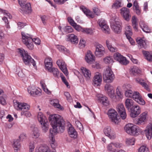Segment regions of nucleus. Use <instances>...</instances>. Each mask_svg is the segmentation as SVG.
Wrapping results in <instances>:
<instances>
[{
  "instance_id": "nucleus-1",
  "label": "nucleus",
  "mask_w": 152,
  "mask_h": 152,
  "mask_svg": "<svg viewBox=\"0 0 152 152\" xmlns=\"http://www.w3.org/2000/svg\"><path fill=\"white\" fill-rule=\"evenodd\" d=\"M48 119L53 128V130L50 129L52 137L57 133L63 132L65 128V123L62 117L58 114H52L49 116Z\"/></svg>"
},
{
  "instance_id": "nucleus-2",
  "label": "nucleus",
  "mask_w": 152,
  "mask_h": 152,
  "mask_svg": "<svg viewBox=\"0 0 152 152\" xmlns=\"http://www.w3.org/2000/svg\"><path fill=\"white\" fill-rule=\"evenodd\" d=\"M19 53L23 58V60L24 63L29 66L32 65L36 69L37 66L34 60L24 50L19 49Z\"/></svg>"
},
{
  "instance_id": "nucleus-3",
  "label": "nucleus",
  "mask_w": 152,
  "mask_h": 152,
  "mask_svg": "<svg viewBox=\"0 0 152 152\" xmlns=\"http://www.w3.org/2000/svg\"><path fill=\"white\" fill-rule=\"evenodd\" d=\"M124 129L127 133L132 135H137L142 132L141 129L137 126L130 123L125 126Z\"/></svg>"
},
{
  "instance_id": "nucleus-4",
  "label": "nucleus",
  "mask_w": 152,
  "mask_h": 152,
  "mask_svg": "<svg viewBox=\"0 0 152 152\" xmlns=\"http://www.w3.org/2000/svg\"><path fill=\"white\" fill-rule=\"evenodd\" d=\"M21 35L23 42L28 49L30 50L33 49L34 45L32 43L33 40L31 36L23 32H21Z\"/></svg>"
},
{
  "instance_id": "nucleus-5",
  "label": "nucleus",
  "mask_w": 152,
  "mask_h": 152,
  "mask_svg": "<svg viewBox=\"0 0 152 152\" xmlns=\"http://www.w3.org/2000/svg\"><path fill=\"white\" fill-rule=\"evenodd\" d=\"M103 78L104 82L106 83H110L113 81L115 79V75L110 68H107L104 72Z\"/></svg>"
},
{
  "instance_id": "nucleus-6",
  "label": "nucleus",
  "mask_w": 152,
  "mask_h": 152,
  "mask_svg": "<svg viewBox=\"0 0 152 152\" xmlns=\"http://www.w3.org/2000/svg\"><path fill=\"white\" fill-rule=\"evenodd\" d=\"M122 145L121 143L116 142H111L108 144L107 147V151L113 152H125L122 149L118 150L115 149L114 148H121Z\"/></svg>"
},
{
  "instance_id": "nucleus-7",
  "label": "nucleus",
  "mask_w": 152,
  "mask_h": 152,
  "mask_svg": "<svg viewBox=\"0 0 152 152\" xmlns=\"http://www.w3.org/2000/svg\"><path fill=\"white\" fill-rule=\"evenodd\" d=\"M113 57L115 60L119 62L121 64L126 65L129 63V61L126 59L125 57H124L118 53H114Z\"/></svg>"
},
{
  "instance_id": "nucleus-8",
  "label": "nucleus",
  "mask_w": 152,
  "mask_h": 152,
  "mask_svg": "<svg viewBox=\"0 0 152 152\" xmlns=\"http://www.w3.org/2000/svg\"><path fill=\"white\" fill-rule=\"evenodd\" d=\"M107 114L109 118L115 124L118 123V114L117 112L115 110L110 109L108 111Z\"/></svg>"
},
{
  "instance_id": "nucleus-9",
  "label": "nucleus",
  "mask_w": 152,
  "mask_h": 152,
  "mask_svg": "<svg viewBox=\"0 0 152 152\" xmlns=\"http://www.w3.org/2000/svg\"><path fill=\"white\" fill-rule=\"evenodd\" d=\"M95 54L96 56L100 57L103 56L105 53V50L104 47L101 44H98L95 46Z\"/></svg>"
},
{
  "instance_id": "nucleus-10",
  "label": "nucleus",
  "mask_w": 152,
  "mask_h": 152,
  "mask_svg": "<svg viewBox=\"0 0 152 152\" xmlns=\"http://www.w3.org/2000/svg\"><path fill=\"white\" fill-rule=\"evenodd\" d=\"M105 90L111 99H115V93L114 87L111 85L107 84L105 86Z\"/></svg>"
},
{
  "instance_id": "nucleus-11",
  "label": "nucleus",
  "mask_w": 152,
  "mask_h": 152,
  "mask_svg": "<svg viewBox=\"0 0 152 152\" xmlns=\"http://www.w3.org/2000/svg\"><path fill=\"white\" fill-rule=\"evenodd\" d=\"M131 117L134 118L137 116L141 112L140 108V107L137 105H134L130 109Z\"/></svg>"
},
{
  "instance_id": "nucleus-12",
  "label": "nucleus",
  "mask_w": 152,
  "mask_h": 152,
  "mask_svg": "<svg viewBox=\"0 0 152 152\" xmlns=\"http://www.w3.org/2000/svg\"><path fill=\"white\" fill-rule=\"evenodd\" d=\"M120 13L124 19L129 21L131 18L129 10L126 7H123L120 10Z\"/></svg>"
},
{
  "instance_id": "nucleus-13",
  "label": "nucleus",
  "mask_w": 152,
  "mask_h": 152,
  "mask_svg": "<svg viewBox=\"0 0 152 152\" xmlns=\"http://www.w3.org/2000/svg\"><path fill=\"white\" fill-rule=\"evenodd\" d=\"M98 23L102 31L106 33H109V28L106 24L105 20L101 19L99 20Z\"/></svg>"
},
{
  "instance_id": "nucleus-14",
  "label": "nucleus",
  "mask_w": 152,
  "mask_h": 152,
  "mask_svg": "<svg viewBox=\"0 0 152 152\" xmlns=\"http://www.w3.org/2000/svg\"><path fill=\"white\" fill-rule=\"evenodd\" d=\"M117 110L121 118L123 120L126 117L125 109L124 105L121 104H118L117 107Z\"/></svg>"
},
{
  "instance_id": "nucleus-15",
  "label": "nucleus",
  "mask_w": 152,
  "mask_h": 152,
  "mask_svg": "<svg viewBox=\"0 0 152 152\" xmlns=\"http://www.w3.org/2000/svg\"><path fill=\"white\" fill-rule=\"evenodd\" d=\"M120 23L119 21L115 20L114 22L111 24V28L115 33H119L121 31Z\"/></svg>"
},
{
  "instance_id": "nucleus-16",
  "label": "nucleus",
  "mask_w": 152,
  "mask_h": 152,
  "mask_svg": "<svg viewBox=\"0 0 152 152\" xmlns=\"http://www.w3.org/2000/svg\"><path fill=\"white\" fill-rule=\"evenodd\" d=\"M132 97L135 101L141 105H144L145 104V101L142 98L141 96L138 92H134Z\"/></svg>"
},
{
  "instance_id": "nucleus-17",
  "label": "nucleus",
  "mask_w": 152,
  "mask_h": 152,
  "mask_svg": "<svg viewBox=\"0 0 152 152\" xmlns=\"http://www.w3.org/2000/svg\"><path fill=\"white\" fill-rule=\"evenodd\" d=\"M56 64L65 75H68V72L64 62L62 60L59 59L57 61Z\"/></svg>"
},
{
  "instance_id": "nucleus-18",
  "label": "nucleus",
  "mask_w": 152,
  "mask_h": 152,
  "mask_svg": "<svg viewBox=\"0 0 152 152\" xmlns=\"http://www.w3.org/2000/svg\"><path fill=\"white\" fill-rule=\"evenodd\" d=\"M147 113L145 112L141 114L139 118L135 122V124L138 125H141L144 124L146 121Z\"/></svg>"
},
{
  "instance_id": "nucleus-19",
  "label": "nucleus",
  "mask_w": 152,
  "mask_h": 152,
  "mask_svg": "<svg viewBox=\"0 0 152 152\" xmlns=\"http://www.w3.org/2000/svg\"><path fill=\"white\" fill-rule=\"evenodd\" d=\"M102 81V76L101 74L96 72L93 80V83L95 86H97L100 85Z\"/></svg>"
},
{
  "instance_id": "nucleus-20",
  "label": "nucleus",
  "mask_w": 152,
  "mask_h": 152,
  "mask_svg": "<svg viewBox=\"0 0 152 152\" xmlns=\"http://www.w3.org/2000/svg\"><path fill=\"white\" fill-rule=\"evenodd\" d=\"M85 59L88 63L92 64L93 61H95V57L92 54L90 50H88L86 54Z\"/></svg>"
},
{
  "instance_id": "nucleus-21",
  "label": "nucleus",
  "mask_w": 152,
  "mask_h": 152,
  "mask_svg": "<svg viewBox=\"0 0 152 152\" xmlns=\"http://www.w3.org/2000/svg\"><path fill=\"white\" fill-rule=\"evenodd\" d=\"M145 131L147 139L150 140L152 137V123H149L147 125Z\"/></svg>"
},
{
  "instance_id": "nucleus-22",
  "label": "nucleus",
  "mask_w": 152,
  "mask_h": 152,
  "mask_svg": "<svg viewBox=\"0 0 152 152\" xmlns=\"http://www.w3.org/2000/svg\"><path fill=\"white\" fill-rule=\"evenodd\" d=\"M45 69L48 71H51L52 68V60L51 58L48 57L45 60Z\"/></svg>"
},
{
  "instance_id": "nucleus-23",
  "label": "nucleus",
  "mask_w": 152,
  "mask_h": 152,
  "mask_svg": "<svg viewBox=\"0 0 152 152\" xmlns=\"http://www.w3.org/2000/svg\"><path fill=\"white\" fill-rule=\"evenodd\" d=\"M82 74L85 77L86 80H89L91 77V72L88 69L82 67L81 69Z\"/></svg>"
},
{
  "instance_id": "nucleus-24",
  "label": "nucleus",
  "mask_w": 152,
  "mask_h": 152,
  "mask_svg": "<svg viewBox=\"0 0 152 152\" xmlns=\"http://www.w3.org/2000/svg\"><path fill=\"white\" fill-rule=\"evenodd\" d=\"M18 110H20L23 111L24 110H28L30 107V106L27 103L18 102L17 103Z\"/></svg>"
},
{
  "instance_id": "nucleus-25",
  "label": "nucleus",
  "mask_w": 152,
  "mask_h": 152,
  "mask_svg": "<svg viewBox=\"0 0 152 152\" xmlns=\"http://www.w3.org/2000/svg\"><path fill=\"white\" fill-rule=\"evenodd\" d=\"M67 40L70 41L72 43H77L78 40L77 37L74 34H69L67 35Z\"/></svg>"
},
{
  "instance_id": "nucleus-26",
  "label": "nucleus",
  "mask_w": 152,
  "mask_h": 152,
  "mask_svg": "<svg viewBox=\"0 0 152 152\" xmlns=\"http://www.w3.org/2000/svg\"><path fill=\"white\" fill-rule=\"evenodd\" d=\"M98 97L99 99L101 100L103 105L107 106L109 105V102L107 97L104 96L102 94L98 95Z\"/></svg>"
},
{
  "instance_id": "nucleus-27",
  "label": "nucleus",
  "mask_w": 152,
  "mask_h": 152,
  "mask_svg": "<svg viewBox=\"0 0 152 152\" xmlns=\"http://www.w3.org/2000/svg\"><path fill=\"white\" fill-rule=\"evenodd\" d=\"M81 10L86 15L91 18H93L94 17V15L93 13L90 12L89 10L83 6H81L80 7Z\"/></svg>"
},
{
  "instance_id": "nucleus-28",
  "label": "nucleus",
  "mask_w": 152,
  "mask_h": 152,
  "mask_svg": "<svg viewBox=\"0 0 152 152\" xmlns=\"http://www.w3.org/2000/svg\"><path fill=\"white\" fill-rule=\"evenodd\" d=\"M68 132L71 137L73 138H77V132L73 127L71 126L69 127Z\"/></svg>"
},
{
  "instance_id": "nucleus-29",
  "label": "nucleus",
  "mask_w": 152,
  "mask_h": 152,
  "mask_svg": "<svg viewBox=\"0 0 152 152\" xmlns=\"http://www.w3.org/2000/svg\"><path fill=\"white\" fill-rule=\"evenodd\" d=\"M21 7V10L24 12L28 13L31 11V7L30 4L27 3Z\"/></svg>"
},
{
  "instance_id": "nucleus-30",
  "label": "nucleus",
  "mask_w": 152,
  "mask_h": 152,
  "mask_svg": "<svg viewBox=\"0 0 152 152\" xmlns=\"http://www.w3.org/2000/svg\"><path fill=\"white\" fill-rule=\"evenodd\" d=\"M20 141L19 139L14 140L13 147L15 152H17L20 148L21 145Z\"/></svg>"
},
{
  "instance_id": "nucleus-31",
  "label": "nucleus",
  "mask_w": 152,
  "mask_h": 152,
  "mask_svg": "<svg viewBox=\"0 0 152 152\" xmlns=\"http://www.w3.org/2000/svg\"><path fill=\"white\" fill-rule=\"evenodd\" d=\"M37 118L38 121L40 124H42L44 122L47 121L45 117L41 112H39L38 113L37 116Z\"/></svg>"
},
{
  "instance_id": "nucleus-32",
  "label": "nucleus",
  "mask_w": 152,
  "mask_h": 152,
  "mask_svg": "<svg viewBox=\"0 0 152 152\" xmlns=\"http://www.w3.org/2000/svg\"><path fill=\"white\" fill-rule=\"evenodd\" d=\"M133 8L134 10L136 12L137 15H140V14L141 10L137 1H135L134 2Z\"/></svg>"
},
{
  "instance_id": "nucleus-33",
  "label": "nucleus",
  "mask_w": 152,
  "mask_h": 152,
  "mask_svg": "<svg viewBox=\"0 0 152 152\" xmlns=\"http://www.w3.org/2000/svg\"><path fill=\"white\" fill-rule=\"evenodd\" d=\"M140 26L142 30L146 33L151 32L150 29L148 28L147 25L144 22L141 21L140 23Z\"/></svg>"
},
{
  "instance_id": "nucleus-34",
  "label": "nucleus",
  "mask_w": 152,
  "mask_h": 152,
  "mask_svg": "<svg viewBox=\"0 0 152 152\" xmlns=\"http://www.w3.org/2000/svg\"><path fill=\"white\" fill-rule=\"evenodd\" d=\"M125 104L126 108L129 110L134 106V102L131 99H127L125 100Z\"/></svg>"
},
{
  "instance_id": "nucleus-35",
  "label": "nucleus",
  "mask_w": 152,
  "mask_h": 152,
  "mask_svg": "<svg viewBox=\"0 0 152 152\" xmlns=\"http://www.w3.org/2000/svg\"><path fill=\"white\" fill-rule=\"evenodd\" d=\"M142 53L146 58L149 61H152V52L142 50Z\"/></svg>"
},
{
  "instance_id": "nucleus-36",
  "label": "nucleus",
  "mask_w": 152,
  "mask_h": 152,
  "mask_svg": "<svg viewBox=\"0 0 152 152\" xmlns=\"http://www.w3.org/2000/svg\"><path fill=\"white\" fill-rule=\"evenodd\" d=\"M59 103V101L57 99H53L50 101V104L55 107L62 110L63 107L61 106Z\"/></svg>"
},
{
  "instance_id": "nucleus-37",
  "label": "nucleus",
  "mask_w": 152,
  "mask_h": 152,
  "mask_svg": "<svg viewBox=\"0 0 152 152\" xmlns=\"http://www.w3.org/2000/svg\"><path fill=\"white\" fill-rule=\"evenodd\" d=\"M116 96H115V98H117L118 99H122L123 97V94L120 87H118L116 89Z\"/></svg>"
},
{
  "instance_id": "nucleus-38",
  "label": "nucleus",
  "mask_w": 152,
  "mask_h": 152,
  "mask_svg": "<svg viewBox=\"0 0 152 152\" xmlns=\"http://www.w3.org/2000/svg\"><path fill=\"white\" fill-rule=\"evenodd\" d=\"M136 81L141 85L146 90L148 91L150 90L148 86L144 82L143 80L138 78L136 79Z\"/></svg>"
},
{
  "instance_id": "nucleus-39",
  "label": "nucleus",
  "mask_w": 152,
  "mask_h": 152,
  "mask_svg": "<svg viewBox=\"0 0 152 152\" xmlns=\"http://www.w3.org/2000/svg\"><path fill=\"white\" fill-rule=\"evenodd\" d=\"M136 81L141 85L146 90L148 91L150 90L148 86L144 82L143 80L138 78L136 79Z\"/></svg>"
},
{
  "instance_id": "nucleus-40",
  "label": "nucleus",
  "mask_w": 152,
  "mask_h": 152,
  "mask_svg": "<svg viewBox=\"0 0 152 152\" xmlns=\"http://www.w3.org/2000/svg\"><path fill=\"white\" fill-rule=\"evenodd\" d=\"M125 34L126 36L132 35V32L131 26L130 25L128 24L126 25L125 27Z\"/></svg>"
},
{
  "instance_id": "nucleus-41",
  "label": "nucleus",
  "mask_w": 152,
  "mask_h": 152,
  "mask_svg": "<svg viewBox=\"0 0 152 152\" xmlns=\"http://www.w3.org/2000/svg\"><path fill=\"white\" fill-rule=\"evenodd\" d=\"M32 134L34 136V138H38L39 137L40 134L39 131L37 127H34L32 130Z\"/></svg>"
},
{
  "instance_id": "nucleus-42",
  "label": "nucleus",
  "mask_w": 152,
  "mask_h": 152,
  "mask_svg": "<svg viewBox=\"0 0 152 152\" xmlns=\"http://www.w3.org/2000/svg\"><path fill=\"white\" fill-rule=\"evenodd\" d=\"M106 44L107 46L108 49L112 52H114L118 51V49L115 48L113 47L110 43L109 40H107L106 41Z\"/></svg>"
},
{
  "instance_id": "nucleus-43",
  "label": "nucleus",
  "mask_w": 152,
  "mask_h": 152,
  "mask_svg": "<svg viewBox=\"0 0 152 152\" xmlns=\"http://www.w3.org/2000/svg\"><path fill=\"white\" fill-rule=\"evenodd\" d=\"M131 72L133 75H137L140 74L141 72V70L136 66H134L132 68Z\"/></svg>"
},
{
  "instance_id": "nucleus-44",
  "label": "nucleus",
  "mask_w": 152,
  "mask_h": 152,
  "mask_svg": "<svg viewBox=\"0 0 152 152\" xmlns=\"http://www.w3.org/2000/svg\"><path fill=\"white\" fill-rule=\"evenodd\" d=\"M136 42L141 48H145L146 44L144 40L139 38L136 39Z\"/></svg>"
},
{
  "instance_id": "nucleus-45",
  "label": "nucleus",
  "mask_w": 152,
  "mask_h": 152,
  "mask_svg": "<svg viewBox=\"0 0 152 152\" xmlns=\"http://www.w3.org/2000/svg\"><path fill=\"white\" fill-rule=\"evenodd\" d=\"M132 22L133 28L135 31H137L138 29L137 23V18L135 16H132Z\"/></svg>"
},
{
  "instance_id": "nucleus-46",
  "label": "nucleus",
  "mask_w": 152,
  "mask_h": 152,
  "mask_svg": "<svg viewBox=\"0 0 152 152\" xmlns=\"http://www.w3.org/2000/svg\"><path fill=\"white\" fill-rule=\"evenodd\" d=\"M42 132L44 133H46L48 130L49 127L48 121L44 122L43 124H41Z\"/></svg>"
},
{
  "instance_id": "nucleus-47",
  "label": "nucleus",
  "mask_w": 152,
  "mask_h": 152,
  "mask_svg": "<svg viewBox=\"0 0 152 152\" xmlns=\"http://www.w3.org/2000/svg\"><path fill=\"white\" fill-rule=\"evenodd\" d=\"M135 141V140L134 138H129L126 139V142L127 145H133L134 144Z\"/></svg>"
},
{
  "instance_id": "nucleus-48",
  "label": "nucleus",
  "mask_w": 152,
  "mask_h": 152,
  "mask_svg": "<svg viewBox=\"0 0 152 152\" xmlns=\"http://www.w3.org/2000/svg\"><path fill=\"white\" fill-rule=\"evenodd\" d=\"M27 90L28 93L30 94L32 96L34 94L35 91L36 90V88L34 86H29Z\"/></svg>"
},
{
  "instance_id": "nucleus-49",
  "label": "nucleus",
  "mask_w": 152,
  "mask_h": 152,
  "mask_svg": "<svg viewBox=\"0 0 152 152\" xmlns=\"http://www.w3.org/2000/svg\"><path fill=\"white\" fill-rule=\"evenodd\" d=\"M51 71H48L50 72L53 73L54 77H58L59 74V72L58 69L57 68H53L51 69Z\"/></svg>"
},
{
  "instance_id": "nucleus-50",
  "label": "nucleus",
  "mask_w": 152,
  "mask_h": 152,
  "mask_svg": "<svg viewBox=\"0 0 152 152\" xmlns=\"http://www.w3.org/2000/svg\"><path fill=\"white\" fill-rule=\"evenodd\" d=\"M121 7V0H116L112 5L113 7L118 8Z\"/></svg>"
},
{
  "instance_id": "nucleus-51",
  "label": "nucleus",
  "mask_w": 152,
  "mask_h": 152,
  "mask_svg": "<svg viewBox=\"0 0 152 152\" xmlns=\"http://www.w3.org/2000/svg\"><path fill=\"white\" fill-rule=\"evenodd\" d=\"M104 134L107 136L109 135V134L113 132L111 130L110 127L109 126H107L104 128Z\"/></svg>"
},
{
  "instance_id": "nucleus-52",
  "label": "nucleus",
  "mask_w": 152,
  "mask_h": 152,
  "mask_svg": "<svg viewBox=\"0 0 152 152\" xmlns=\"http://www.w3.org/2000/svg\"><path fill=\"white\" fill-rule=\"evenodd\" d=\"M138 152H149L148 149L146 146H142L138 150Z\"/></svg>"
},
{
  "instance_id": "nucleus-53",
  "label": "nucleus",
  "mask_w": 152,
  "mask_h": 152,
  "mask_svg": "<svg viewBox=\"0 0 152 152\" xmlns=\"http://www.w3.org/2000/svg\"><path fill=\"white\" fill-rule=\"evenodd\" d=\"M134 94V93L131 90H129L128 91L126 90L125 95L126 97L132 98Z\"/></svg>"
},
{
  "instance_id": "nucleus-54",
  "label": "nucleus",
  "mask_w": 152,
  "mask_h": 152,
  "mask_svg": "<svg viewBox=\"0 0 152 152\" xmlns=\"http://www.w3.org/2000/svg\"><path fill=\"white\" fill-rule=\"evenodd\" d=\"M82 31L88 34H91L93 32L91 28H83Z\"/></svg>"
},
{
  "instance_id": "nucleus-55",
  "label": "nucleus",
  "mask_w": 152,
  "mask_h": 152,
  "mask_svg": "<svg viewBox=\"0 0 152 152\" xmlns=\"http://www.w3.org/2000/svg\"><path fill=\"white\" fill-rule=\"evenodd\" d=\"M104 61L106 64H110L113 62V59L110 56L107 57L104 59Z\"/></svg>"
},
{
  "instance_id": "nucleus-56",
  "label": "nucleus",
  "mask_w": 152,
  "mask_h": 152,
  "mask_svg": "<svg viewBox=\"0 0 152 152\" xmlns=\"http://www.w3.org/2000/svg\"><path fill=\"white\" fill-rule=\"evenodd\" d=\"M28 110H24L23 111H22L21 113V115H24L26 117H30L31 114Z\"/></svg>"
},
{
  "instance_id": "nucleus-57",
  "label": "nucleus",
  "mask_w": 152,
  "mask_h": 152,
  "mask_svg": "<svg viewBox=\"0 0 152 152\" xmlns=\"http://www.w3.org/2000/svg\"><path fill=\"white\" fill-rule=\"evenodd\" d=\"M76 125L77 127L81 131H82L83 128L82 125L81 123L78 121H75Z\"/></svg>"
},
{
  "instance_id": "nucleus-58",
  "label": "nucleus",
  "mask_w": 152,
  "mask_h": 152,
  "mask_svg": "<svg viewBox=\"0 0 152 152\" xmlns=\"http://www.w3.org/2000/svg\"><path fill=\"white\" fill-rule=\"evenodd\" d=\"M57 48L59 51L62 52L65 51L66 49V48H65L64 46L60 45H58Z\"/></svg>"
},
{
  "instance_id": "nucleus-59",
  "label": "nucleus",
  "mask_w": 152,
  "mask_h": 152,
  "mask_svg": "<svg viewBox=\"0 0 152 152\" xmlns=\"http://www.w3.org/2000/svg\"><path fill=\"white\" fill-rule=\"evenodd\" d=\"M72 26L74 28L77 30L79 31L83 28L79 25H77L75 23H74Z\"/></svg>"
},
{
  "instance_id": "nucleus-60",
  "label": "nucleus",
  "mask_w": 152,
  "mask_h": 152,
  "mask_svg": "<svg viewBox=\"0 0 152 152\" xmlns=\"http://www.w3.org/2000/svg\"><path fill=\"white\" fill-rule=\"evenodd\" d=\"M93 12L97 15H99L100 13V10L97 7H95L93 9Z\"/></svg>"
},
{
  "instance_id": "nucleus-61",
  "label": "nucleus",
  "mask_w": 152,
  "mask_h": 152,
  "mask_svg": "<svg viewBox=\"0 0 152 152\" xmlns=\"http://www.w3.org/2000/svg\"><path fill=\"white\" fill-rule=\"evenodd\" d=\"M61 77L62 79V81L64 82V84L66 85L67 87L68 88L69 86V83L66 80L65 77L63 75H61Z\"/></svg>"
},
{
  "instance_id": "nucleus-62",
  "label": "nucleus",
  "mask_w": 152,
  "mask_h": 152,
  "mask_svg": "<svg viewBox=\"0 0 152 152\" xmlns=\"http://www.w3.org/2000/svg\"><path fill=\"white\" fill-rule=\"evenodd\" d=\"M33 42H34V43L38 45H39L40 43V40L38 38H35L34 39H32Z\"/></svg>"
},
{
  "instance_id": "nucleus-63",
  "label": "nucleus",
  "mask_w": 152,
  "mask_h": 152,
  "mask_svg": "<svg viewBox=\"0 0 152 152\" xmlns=\"http://www.w3.org/2000/svg\"><path fill=\"white\" fill-rule=\"evenodd\" d=\"M131 35L126 36L127 39L129 40V42L132 45H134L135 43L134 41L131 37Z\"/></svg>"
},
{
  "instance_id": "nucleus-64",
  "label": "nucleus",
  "mask_w": 152,
  "mask_h": 152,
  "mask_svg": "<svg viewBox=\"0 0 152 152\" xmlns=\"http://www.w3.org/2000/svg\"><path fill=\"white\" fill-rule=\"evenodd\" d=\"M18 25L19 29H21L25 26L26 24L23 23L18 22Z\"/></svg>"
}]
</instances>
